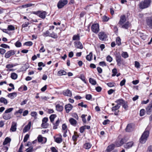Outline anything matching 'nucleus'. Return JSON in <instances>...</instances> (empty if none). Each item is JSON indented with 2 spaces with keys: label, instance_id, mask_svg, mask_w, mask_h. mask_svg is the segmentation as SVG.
Wrapping results in <instances>:
<instances>
[{
  "label": "nucleus",
  "instance_id": "obj_1",
  "mask_svg": "<svg viewBox=\"0 0 152 152\" xmlns=\"http://www.w3.org/2000/svg\"><path fill=\"white\" fill-rule=\"evenodd\" d=\"M126 16L123 15L121 16L118 24L122 28L127 29L131 26V24L129 21L126 22Z\"/></svg>",
  "mask_w": 152,
  "mask_h": 152
},
{
  "label": "nucleus",
  "instance_id": "obj_2",
  "mask_svg": "<svg viewBox=\"0 0 152 152\" xmlns=\"http://www.w3.org/2000/svg\"><path fill=\"white\" fill-rule=\"evenodd\" d=\"M151 3V0H144L140 2L139 6L141 9H145L150 6Z\"/></svg>",
  "mask_w": 152,
  "mask_h": 152
},
{
  "label": "nucleus",
  "instance_id": "obj_3",
  "mask_svg": "<svg viewBox=\"0 0 152 152\" xmlns=\"http://www.w3.org/2000/svg\"><path fill=\"white\" fill-rule=\"evenodd\" d=\"M128 140V139H126V137H124L121 139L118 138V139L115 142V146L117 147H119L123 145Z\"/></svg>",
  "mask_w": 152,
  "mask_h": 152
},
{
  "label": "nucleus",
  "instance_id": "obj_4",
  "mask_svg": "<svg viewBox=\"0 0 152 152\" xmlns=\"http://www.w3.org/2000/svg\"><path fill=\"white\" fill-rule=\"evenodd\" d=\"M149 132L148 131H145L142 134L140 139V143H144L146 141L148 137Z\"/></svg>",
  "mask_w": 152,
  "mask_h": 152
},
{
  "label": "nucleus",
  "instance_id": "obj_5",
  "mask_svg": "<svg viewBox=\"0 0 152 152\" xmlns=\"http://www.w3.org/2000/svg\"><path fill=\"white\" fill-rule=\"evenodd\" d=\"M32 13L33 14L37 15L39 17L42 19H45L47 14V12L46 11L43 10L33 11L32 12Z\"/></svg>",
  "mask_w": 152,
  "mask_h": 152
},
{
  "label": "nucleus",
  "instance_id": "obj_6",
  "mask_svg": "<svg viewBox=\"0 0 152 152\" xmlns=\"http://www.w3.org/2000/svg\"><path fill=\"white\" fill-rule=\"evenodd\" d=\"M115 60L117 63V65L118 66H120L121 65H125V61L123 59L119 54H117L115 56Z\"/></svg>",
  "mask_w": 152,
  "mask_h": 152
},
{
  "label": "nucleus",
  "instance_id": "obj_7",
  "mask_svg": "<svg viewBox=\"0 0 152 152\" xmlns=\"http://www.w3.org/2000/svg\"><path fill=\"white\" fill-rule=\"evenodd\" d=\"M91 31L94 33L97 34L99 31V26L98 23L93 24L91 27Z\"/></svg>",
  "mask_w": 152,
  "mask_h": 152
},
{
  "label": "nucleus",
  "instance_id": "obj_8",
  "mask_svg": "<svg viewBox=\"0 0 152 152\" xmlns=\"http://www.w3.org/2000/svg\"><path fill=\"white\" fill-rule=\"evenodd\" d=\"M68 3L67 0H61L59 1L57 7L59 9H61L63 7Z\"/></svg>",
  "mask_w": 152,
  "mask_h": 152
},
{
  "label": "nucleus",
  "instance_id": "obj_9",
  "mask_svg": "<svg viewBox=\"0 0 152 152\" xmlns=\"http://www.w3.org/2000/svg\"><path fill=\"white\" fill-rule=\"evenodd\" d=\"M99 38L101 41H104L105 40L107 37V36L104 32H101L98 34Z\"/></svg>",
  "mask_w": 152,
  "mask_h": 152
},
{
  "label": "nucleus",
  "instance_id": "obj_10",
  "mask_svg": "<svg viewBox=\"0 0 152 152\" xmlns=\"http://www.w3.org/2000/svg\"><path fill=\"white\" fill-rule=\"evenodd\" d=\"M12 117V115L11 113H7L4 112L2 115V117L5 120H8L10 119Z\"/></svg>",
  "mask_w": 152,
  "mask_h": 152
},
{
  "label": "nucleus",
  "instance_id": "obj_11",
  "mask_svg": "<svg viewBox=\"0 0 152 152\" xmlns=\"http://www.w3.org/2000/svg\"><path fill=\"white\" fill-rule=\"evenodd\" d=\"M15 51L14 50H11L7 52L5 54V57L6 58H9L10 56L15 54Z\"/></svg>",
  "mask_w": 152,
  "mask_h": 152
},
{
  "label": "nucleus",
  "instance_id": "obj_12",
  "mask_svg": "<svg viewBox=\"0 0 152 152\" xmlns=\"http://www.w3.org/2000/svg\"><path fill=\"white\" fill-rule=\"evenodd\" d=\"M38 141L42 143H45L47 141V138L45 137H42L41 135H39L37 137Z\"/></svg>",
  "mask_w": 152,
  "mask_h": 152
},
{
  "label": "nucleus",
  "instance_id": "obj_13",
  "mask_svg": "<svg viewBox=\"0 0 152 152\" xmlns=\"http://www.w3.org/2000/svg\"><path fill=\"white\" fill-rule=\"evenodd\" d=\"M75 47L77 48L81 49L83 48V46L82 44L79 41L75 42H74Z\"/></svg>",
  "mask_w": 152,
  "mask_h": 152
},
{
  "label": "nucleus",
  "instance_id": "obj_14",
  "mask_svg": "<svg viewBox=\"0 0 152 152\" xmlns=\"http://www.w3.org/2000/svg\"><path fill=\"white\" fill-rule=\"evenodd\" d=\"M120 106L118 105H116L115 106H114L112 108V110L114 111V114L115 115H117L118 114L119 111L118 110L120 107Z\"/></svg>",
  "mask_w": 152,
  "mask_h": 152
},
{
  "label": "nucleus",
  "instance_id": "obj_15",
  "mask_svg": "<svg viewBox=\"0 0 152 152\" xmlns=\"http://www.w3.org/2000/svg\"><path fill=\"white\" fill-rule=\"evenodd\" d=\"M72 105L70 104H66L65 106L66 112L67 113H69L72 110Z\"/></svg>",
  "mask_w": 152,
  "mask_h": 152
},
{
  "label": "nucleus",
  "instance_id": "obj_16",
  "mask_svg": "<svg viewBox=\"0 0 152 152\" xmlns=\"http://www.w3.org/2000/svg\"><path fill=\"white\" fill-rule=\"evenodd\" d=\"M17 124L15 122H12V123L10 129V131L14 132L16 130Z\"/></svg>",
  "mask_w": 152,
  "mask_h": 152
},
{
  "label": "nucleus",
  "instance_id": "obj_17",
  "mask_svg": "<svg viewBox=\"0 0 152 152\" xmlns=\"http://www.w3.org/2000/svg\"><path fill=\"white\" fill-rule=\"evenodd\" d=\"M31 125V122L30 121L28 122V124L26 126L23 130V133H26L28 132L30 129Z\"/></svg>",
  "mask_w": 152,
  "mask_h": 152
},
{
  "label": "nucleus",
  "instance_id": "obj_18",
  "mask_svg": "<svg viewBox=\"0 0 152 152\" xmlns=\"http://www.w3.org/2000/svg\"><path fill=\"white\" fill-rule=\"evenodd\" d=\"M134 144V142L132 141L130 142L126 143L124 145V147L126 149H128L131 148Z\"/></svg>",
  "mask_w": 152,
  "mask_h": 152
},
{
  "label": "nucleus",
  "instance_id": "obj_19",
  "mask_svg": "<svg viewBox=\"0 0 152 152\" xmlns=\"http://www.w3.org/2000/svg\"><path fill=\"white\" fill-rule=\"evenodd\" d=\"M62 136L61 134L59 135V137H54L55 141L58 143H61L62 141Z\"/></svg>",
  "mask_w": 152,
  "mask_h": 152
},
{
  "label": "nucleus",
  "instance_id": "obj_20",
  "mask_svg": "<svg viewBox=\"0 0 152 152\" xmlns=\"http://www.w3.org/2000/svg\"><path fill=\"white\" fill-rule=\"evenodd\" d=\"M63 94L65 96L71 97L72 96L71 91L69 89H67L63 92Z\"/></svg>",
  "mask_w": 152,
  "mask_h": 152
},
{
  "label": "nucleus",
  "instance_id": "obj_21",
  "mask_svg": "<svg viewBox=\"0 0 152 152\" xmlns=\"http://www.w3.org/2000/svg\"><path fill=\"white\" fill-rule=\"evenodd\" d=\"M146 111L147 114H150L151 113L152 111V102L146 108Z\"/></svg>",
  "mask_w": 152,
  "mask_h": 152
},
{
  "label": "nucleus",
  "instance_id": "obj_22",
  "mask_svg": "<svg viewBox=\"0 0 152 152\" xmlns=\"http://www.w3.org/2000/svg\"><path fill=\"white\" fill-rule=\"evenodd\" d=\"M133 130V128L131 124H128L126 129V131L128 132H130Z\"/></svg>",
  "mask_w": 152,
  "mask_h": 152
},
{
  "label": "nucleus",
  "instance_id": "obj_23",
  "mask_svg": "<svg viewBox=\"0 0 152 152\" xmlns=\"http://www.w3.org/2000/svg\"><path fill=\"white\" fill-rule=\"evenodd\" d=\"M115 145L114 144H112L110 145L107 148V152H110L114 148Z\"/></svg>",
  "mask_w": 152,
  "mask_h": 152
},
{
  "label": "nucleus",
  "instance_id": "obj_24",
  "mask_svg": "<svg viewBox=\"0 0 152 152\" xmlns=\"http://www.w3.org/2000/svg\"><path fill=\"white\" fill-rule=\"evenodd\" d=\"M91 144L89 142L85 143L83 145V147L86 149H88L91 147Z\"/></svg>",
  "mask_w": 152,
  "mask_h": 152
},
{
  "label": "nucleus",
  "instance_id": "obj_25",
  "mask_svg": "<svg viewBox=\"0 0 152 152\" xmlns=\"http://www.w3.org/2000/svg\"><path fill=\"white\" fill-rule=\"evenodd\" d=\"M56 110L59 112H61L63 109V107L59 104H57L56 106Z\"/></svg>",
  "mask_w": 152,
  "mask_h": 152
},
{
  "label": "nucleus",
  "instance_id": "obj_26",
  "mask_svg": "<svg viewBox=\"0 0 152 152\" xmlns=\"http://www.w3.org/2000/svg\"><path fill=\"white\" fill-rule=\"evenodd\" d=\"M17 93L15 92L9 94L7 96L10 98L12 99H13L15 97L17 96Z\"/></svg>",
  "mask_w": 152,
  "mask_h": 152
},
{
  "label": "nucleus",
  "instance_id": "obj_27",
  "mask_svg": "<svg viewBox=\"0 0 152 152\" xmlns=\"http://www.w3.org/2000/svg\"><path fill=\"white\" fill-rule=\"evenodd\" d=\"M0 102L4 103L5 105L7 104L8 103L7 100L5 98L3 97L0 98Z\"/></svg>",
  "mask_w": 152,
  "mask_h": 152
},
{
  "label": "nucleus",
  "instance_id": "obj_28",
  "mask_svg": "<svg viewBox=\"0 0 152 152\" xmlns=\"http://www.w3.org/2000/svg\"><path fill=\"white\" fill-rule=\"evenodd\" d=\"M147 24L150 27L152 28V18H150L147 20Z\"/></svg>",
  "mask_w": 152,
  "mask_h": 152
},
{
  "label": "nucleus",
  "instance_id": "obj_29",
  "mask_svg": "<svg viewBox=\"0 0 152 152\" xmlns=\"http://www.w3.org/2000/svg\"><path fill=\"white\" fill-rule=\"evenodd\" d=\"M125 101L123 99H120L116 100L115 102L117 103V105H118L120 106V105L122 104Z\"/></svg>",
  "mask_w": 152,
  "mask_h": 152
},
{
  "label": "nucleus",
  "instance_id": "obj_30",
  "mask_svg": "<svg viewBox=\"0 0 152 152\" xmlns=\"http://www.w3.org/2000/svg\"><path fill=\"white\" fill-rule=\"evenodd\" d=\"M66 72L64 70H61L58 71V76H61L63 75H66Z\"/></svg>",
  "mask_w": 152,
  "mask_h": 152
},
{
  "label": "nucleus",
  "instance_id": "obj_31",
  "mask_svg": "<svg viewBox=\"0 0 152 152\" xmlns=\"http://www.w3.org/2000/svg\"><path fill=\"white\" fill-rule=\"evenodd\" d=\"M14 66L12 64H7L6 66V68H7V71H10L12 70V69H11Z\"/></svg>",
  "mask_w": 152,
  "mask_h": 152
},
{
  "label": "nucleus",
  "instance_id": "obj_32",
  "mask_svg": "<svg viewBox=\"0 0 152 152\" xmlns=\"http://www.w3.org/2000/svg\"><path fill=\"white\" fill-rule=\"evenodd\" d=\"M11 140V139L8 137H7L5 139V140L3 143V145H5L10 143Z\"/></svg>",
  "mask_w": 152,
  "mask_h": 152
},
{
  "label": "nucleus",
  "instance_id": "obj_33",
  "mask_svg": "<svg viewBox=\"0 0 152 152\" xmlns=\"http://www.w3.org/2000/svg\"><path fill=\"white\" fill-rule=\"evenodd\" d=\"M69 121L70 124L73 125L75 126L76 124V121L73 118H70Z\"/></svg>",
  "mask_w": 152,
  "mask_h": 152
},
{
  "label": "nucleus",
  "instance_id": "obj_34",
  "mask_svg": "<svg viewBox=\"0 0 152 152\" xmlns=\"http://www.w3.org/2000/svg\"><path fill=\"white\" fill-rule=\"evenodd\" d=\"M60 123L59 120L58 119L54 124H53V129H56L57 128V127L59 125Z\"/></svg>",
  "mask_w": 152,
  "mask_h": 152
},
{
  "label": "nucleus",
  "instance_id": "obj_35",
  "mask_svg": "<svg viewBox=\"0 0 152 152\" xmlns=\"http://www.w3.org/2000/svg\"><path fill=\"white\" fill-rule=\"evenodd\" d=\"M62 132L64 131L65 132H67L68 129L66 125L64 124L62 125Z\"/></svg>",
  "mask_w": 152,
  "mask_h": 152
},
{
  "label": "nucleus",
  "instance_id": "obj_36",
  "mask_svg": "<svg viewBox=\"0 0 152 152\" xmlns=\"http://www.w3.org/2000/svg\"><path fill=\"white\" fill-rule=\"evenodd\" d=\"M93 56L92 53L91 52L89 53V54L87 55L86 57V59L88 61H91L92 58Z\"/></svg>",
  "mask_w": 152,
  "mask_h": 152
},
{
  "label": "nucleus",
  "instance_id": "obj_37",
  "mask_svg": "<svg viewBox=\"0 0 152 152\" xmlns=\"http://www.w3.org/2000/svg\"><path fill=\"white\" fill-rule=\"evenodd\" d=\"M89 80V83L93 85H94L96 84V81L92 78H90Z\"/></svg>",
  "mask_w": 152,
  "mask_h": 152
},
{
  "label": "nucleus",
  "instance_id": "obj_38",
  "mask_svg": "<svg viewBox=\"0 0 152 152\" xmlns=\"http://www.w3.org/2000/svg\"><path fill=\"white\" fill-rule=\"evenodd\" d=\"M56 114H52L49 117L50 121L53 123L54 121V119L56 118Z\"/></svg>",
  "mask_w": 152,
  "mask_h": 152
},
{
  "label": "nucleus",
  "instance_id": "obj_39",
  "mask_svg": "<svg viewBox=\"0 0 152 152\" xmlns=\"http://www.w3.org/2000/svg\"><path fill=\"white\" fill-rule=\"evenodd\" d=\"M80 39V37L79 35H75L72 37V40H79Z\"/></svg>",
  "mask_w": 152,
  "mask_h": 152
},
{
  "label": "nucleus",
  "instance_id": "obj_40",
  "mask_svg": "<svg viewBox=\"0 0 152 152\" xmlns=\"http://www.w3.org/2000/svg\"><path fill=\"white\" fill-rule=\"evenodd\" d=\"M121 55L124 58H127L129 57V55L126 52H123Z\"/></svg>",
  "mask_w": 152,
  "mask_h": 152
},
{
  "label": "nucleus",
  "instance_id": "obj_41",
  "mask_svg": "<svg viewBox=\"0 0 152 152\" xmlns=\"http://www.w3.org/2000/svg\"><path fill=\"white\" fill-rule=\"evenodd\" d=\"M49 37L54 39L57 38L58 37L57 34L54 32H53L52 33L50 34Z\"/></svg>",
  "mask_w": 152,
  "mask_h": 152
},
{
  "label": "nucleus",
  "instance_id": "obj_42",
  "mask_svg": "<svg viewBox=\"0 0 152 152\" xmlns=\"http://www.w3.org/2000/svg\"><path fill=\"white\" fill-rule=\"evenodd\" d=\"M11 77L12 79L15 80L18 77V75L15 73H12L11 74Z\"/></svg>",
  "mask_w": 152,
  "mask_h": 152
},
{
  "label": "nucleus",
  "instance_id": "obj_43",
  "mask_svg": "<svg viewBox=\"0 0 152 152\" xmlns=\"http://www.w3.org/2000/svg\"><path fill=\"white\" fill-rule=\"evenodd\" d=\"M79 78L81 79L85 83H86V81L84 75L82 74L80 75Z\"/></svg>",
  "mask_w": 152,
  "mask_h": 152
},
{
  "label": "nucleus",
  "instance_id": "obj_44",
  "mask_svg": "<svg viewBox=\"0 0 152 152\" xmlns=\"http://www.w3.org/2000/svg\"><path fill=\"white\" fill-rule=\"evenodd\" d=\"M15 45L16 47L19 48L21 46L22 44L18 40L15 43Z\"/></svg>",
  "mask_w": 152,
  "mask_h": 152
},
{
  "label": "nucleus",
  "instance_id": "obj_45",
  "mask_svg": "<svg viewBox=\"0 0 152 152\" xmlns=\"http://www.w3.org/2000/svg\"><path fill=\"white\" fill-rule=\"evenodd\" d=\"M123 107L125 110H128V106L127 102H124V103L122 104Z\"/></svg>",
  "mask_w": 152,
  "mask_h": 152
},
{
  "label": "nucleus",
  "instance_id": "obj_46",
  "mask_svg": "<svg viewBox=\"0 0 152 152\" xmlns=\"http://www.w3.org/2000/svg\"><path fill=\"white\" fill-rule=\"evenodd\" d=\"M49 126V124L47 123L42 122L41 127L43 128H46Z\"/></svg>",
  "mask_w": 152,
  "mask_h": 152
},
{
  "label": "nucleus",
  "instance_id": "obj_47",
  "mask_svg": "<svg viewBox=\"0 0 152 152\" xmlns=\"http://www.w3.org/2000/svg\"><path fill=\"white\" fill-rule=\"evenodd\" d=\"M29 67L28 64H26L24 65L22 67L23 71H26L27 69Z\"/></svg>",
  "mask_w": 152,
  "mask_h": 152
},
{
  "label": "nucleus",
  "instance_id": "obj_48",
  "mask_svg": "<svg viewBox=\"0 0 152 152\" xmlns=\"http://www.w3.org/2000/svg\"><path fill=\"white\" fill-rule=\"evenodd\" d=\"M116 42L118 46H119L121 45V39L119 37H118L116 38Z\"/></svg>",
  "mask_w": 152,
  "mask_h": 152
},
{
  "label": "nucleus",
  "instance_id": "obj_49",
  "mask_svg": "<svg viewBox=\"0 0 152 152\" xmlns=\"http://www.w3.org/2000/svg\"><path fill=\"white\" fill-rule=\"evenodd\" d=\"M43 35L44 37H49L50 35V33L49 31L48 30H47L43 33Z\"/></svg>",
  "mask_w": 152,
  "mask_h": 152
},
{
  "label": "nucleus",
  "instance_id": "obj_50",
  "mask_svg": "<svg viewBox=\"0 0 152 152\" xmlns=\"http://www.w3.org/2000/svg\"><path fill=\"white\" fill-rule=\"evenodd\" d=\"M15 28L12 25H9L7 27V29L9 31H12L15 30Z\"/></svg>",
  "mask_w": 152,
  "mask_h": 152
},
{
  "label": "nucleus",
  "instance_id": "obj_51",
  "mask_svg": "<svg viewBox=\"0 0 152 152\" xmlns=\"http://www.w3.org/2000/svg\"><path fill=\"white\" fill-rule=\"evenodd\" d=\"M31 115L32 117H34L35 118H37V113L35 111L32 112L31 113Z\"/></svg>",
  "mask_w": 152,
  "mask_h": 152
},
{
  "label": "nucleus",
  "instance_id": "obj_52",
  "mask_svg": "<svg viewBox=\"0 0 152 152\" xmlns=\"http://www.w3.org/2000/svg\"><path fill=\"white\" fill-rule=\"evenodd\" d=\"M107 85L109 87H111L115 86V83L114 82H110L107 83Z\"/></svg>",
  "mask_w": 152,
  "mask_h": 152
},
{
  "label": "nucleus",
  "instance_id": "obj_53",
  "mask_svg": "<svg viewBox=\"0 0 152 152\" xmlns=\"http://www.w3.org/2000/svg\"><path fill=\"white\" fill-rule=\"evenodd\" d=\"M134 66L137 68H139L140 67V64L137 61H135Z\"/></svg>",
  "mask_w": 152,
  "mask_h": 152
},
{
  "label": "nucleus",
  "instance_id": "obj_54",
  "mask_svg": "<svg viewBox=\"0 0 152 152\" xmlns=\"http://www.w3.org/2000/svg\"><path fill=\"white\" fill-rule=\"evenodd\" d=\"M113 74L112 75L113 76H115L117 73V69L116 68H114L112 70Z\"/></svg>",
  "mask_w": 152,
  "mask_h": 152
},
{
  "label": "nucleus",
  "instance_id": "obj_55",
  "mask_svg": "<svg viewBox=\"0 0 152 152\" xmlns=\"http://www.w3.org/2000/svg\"><path fill=\"white\" fill-rule=\"evenodd\" d=\"M33 44L32 42L31 41H28L25 42L24 45L28 46H31Z\"/></svg>",
  "mask_w": 152,
  "mask_h": 152
},
{
  "label": "nucleus",
  "instance_id": "obj_56",
  "mask_svg": "<svg viewBox=\"0 0 152 152\" xmlns=\"http://www.w3.org/2000/svg\"><path fill=\"white\" fill-rule=\"evenodd\" d=\"M29 135L28 134H27L25 135L23 140V141L24 142H25L27 141V140H28V139L29 137Z\"/></svg>",
  "mask_w": 152,
  "mask_h": 152
},
{
  "label": "nucleus",
  "instance_id": "obj_57",
  "mask_svg": "<svg viewBox=\"0 0 152 152\" xmlns=\"http://www.w3.org/2000/svg\"><path fill=\"white\" fill-rule=\"evenodd\" d=\"M41 45L42 46L40 48L39 52H40L43 53L45 52V49L44 48V47L43 45V44H41Z\"/></svg>",
  "mask_w": 152,
  "mask_h": 152
},
{
  "label": "nucleus",
  "instance_id": "obj_58",
  "mask_svg": "<svg viewBox=\"0 0 152 152\" xmlns=\"http://www.w3.org/2000/svg\"><path fill=\"white\" fill-rule=\"evenodd\" d=\"M13 110V108H10L6 110L4 112L7 113H11Z\"/></svg>",
  "mask_w": 152,
  "mask_h": 152
},
{
  "label": "nucleus",
  "instance_id": "obj_59",
  "mask_svg": "<svg viewBox=\"0 0 152 152\" xmlns=\"http://www.w3.org/2000/svg\"><path fill=\"white\" fill-rule=\"evenodd\" d=\"M102 20L104 21H107L109 19L108 17H107L106 15H104L102 18Z\"/></svg>",
  "mask_w": 152,
  "mask_h": 152
},
{
  "label": "nucleus",
  "instance_id": "obj_60",
  "mask_svg": "<svg viewBox=\"0 0 152 152\" xmlns=\"http://www.w3.org/2000/svg\"><path fill=\"white\" fill-rule=\"evenodd\" d=\"M0 46L3 48H10V46H9L8 45H7L4 44H1L0 45Z\"/></svg>",
  "mask_w": 152,
  "mask_h": 152
},
{
  "label": "nucleus",
  "instance_id": "obj_61",
  "mask_svg": "<svg viewBox=\"0 0 152 152\" xmlns=\"http://www.w3.org/2000/svg\"><path fill=\"white\" fill-rule=\"evenodd\" d=\"M145 110L144 109H142L140 111V115L141 116L144 115L145 114Z\"/></svg>",
  "mask_w": 152,
  "mask_h": 152
},
{
  "label": "nucleus",
  "instance_id": "obj_62",
  "mask_svg": "<svg viewBox=\"0 0 152 152\" xmlns=\"http://www.w3.org/2000/svg\"><path fill=\"white\" fill-rule=\"evenodd\" d=\"M106 59L107 61L110 62L112 61V58L109 55L107 56Z\"/></svg>",
  "mask_w": 152,
  "mask_h": 152
},
{
  "label": "nucleus",
  "instance_id": "obj_63",
  "mask_svg": "<svg viewBox=\"0 0 152 152\" xmlns=\"http://www.w3.org/2000/svg\"><path fill=\"white\" fill-rule=\"evenodd\" d=\"M29 24V23L28 22H25L22 25V27L23 28H25L28 26Z\"/></svg>",
  "mask_w": 152,
  "mask_h": 152
},
{
  "label": "nucleus",
  "instance_id": "obj_64",
  "mask_svg": "<svg viewBox=\"0 0 152 152\" xmlns=\"http://www.w3.org/2000/svg\"><path fill=\"white\" fill-rule=\"evenodd\" d=\"M26 151V152H32L33 151V148L32 147H30L27 148Z\"/></svg>",
  "mask_w": 152,
  "mask_h": 152
}]
</instances>
